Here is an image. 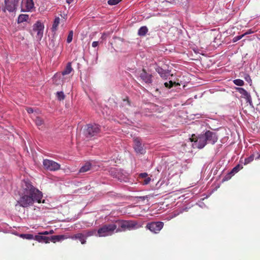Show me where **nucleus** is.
<instances>
[{
	"label": "nucleus",
	"instance_id": "nucleus-1",
	"mask_svg": "<svg viewBox=\"0 0 260 260\" xmlns=\"http://www.w3.org/2000/svg\"><path fill=\"white\" fill-rule=\"evenodd\" d=\"M22 187L23 192L18 201V204L23 208H27L32 206L34 203H45L42 200L43 193L38 189L34 187L29 181L24 180L22 182Z\"/></svg>",
	"mask_w": 260,
	"mask_h": 260
},
{
	"label": "nucleus",
	"instance_id": "nucleus-2",
	"mask_svg": "<svg viewBox=\"0 0 260 260\" xmlns=\"http://www.w3.org/2000/svg\"><path fill=\"white\" fill-rule=\"evenodd\" d=\"M138 228L137 224L134 221L118 220L115 223L103 225L98 230L97 235L100 237H106L112 235L115 232L117 233Z\"/></svg>",
	"mask_w": 260,
	"mask_h": 260
},
{
	"label": "nucleus",
	"instance_id": "nucleus-3",
	"mask_svg": "<svg viewBox=\"0 0 260 260\" xmlns=\"http://www.w3.org/2000/svg\"><path fill=\"white\" fill-rule=\"evenodd\" d=\"M190 141L193 142L192 146L193 148L199 149L203 148L206 144L207 141L206 137L204 135H201L198 137L194 135L192 136V138L189 139Z\"/></svg>",
	"mask_w": 260,
	"mask_h": 260
},
{
	"label": "nucleus",
	"instance_id": "nucleus-4",
	"mask_svg": "<svg viewBox=\"0 0 260 260\" xmlns=\"http://www.w3.org/2000/svg\"><path fill=\"white\" fill-rule=\"evenodd\" d=\"M43 165L44 168L51 171H55L60 169V166L57 162L48 159H44Z\"/></svg>",
	"mask_w": 260,
	"mask_h": 260
},
{
	"label": "nucleus",
	"instance_id": "nucleus-5",
	"mask_svg": "<svg viewBox=\"0 0 260 260\" xmlns=\"http://www.w3.org/2000/svg\"><path fill=\"white\" fill-rule=\"evenodd\" d=\"M44 25L40 21H37L33 25V30L37 32V38L41 40L43 37Z\"/></svg>",
	"mask_w": 260,
	"mask_h": 260
},
{
	"label": "nucleus",
	"instance_id": "nucleus-6",
	"mask_svg": "<svg viewBox=\"0 0 260 260\" xmlns=\"http://www.w3.org/2000/svg\"><path fill=\"white\" fill-rule=\"evenodd\" d=\"M21 10L23 12H30L34 8V3L32 0H22Z\"/></svg>",
	"mask_w": 260,
	"mask_h": 260
},
{
	"label": "nucleus",
	"instance_id": "nucleus-7",
	"mask_svg": "<svg viewBox=\"0 0 260 260\" xmlns=\"http://www.w3.org/2000/svg\"><path fill=\"white\" fill-rule=\"evenodd\" d=\"M164 225L162 222H155L147 224V228L150 231L154 233H157L161 230Z\"/></svg>",
	"mask_w": 260,
	"mask_h": 260
},
{
	"label": "nucleus",
	"instance_id": "nucleus-8",
	"mask_svg": "<svg viewBox=\"0 0 260 260\" xmlns=\"http://www.w3.org/2000/svg\"><path fill=\"white\" fill-rule=\"evenodd\" d=\"M16 0H5V5L3 11L6 12L7 10L10 12H13L16 9Z\"/></svg>",
	"mask_w": 260,
	"mask_h": 260
},
{
	"label": "nucleus",
	"instance_id": "nucleus-9",
	"mask_svg": "<svg viewBox=\"0 0 260 260\" xmlns=\"http://www.w3.org/2000/svg\"><path fill=\"white\" fill-rule=\"evenodd\" d=\"M100 127L97 124H88L87 126L86 134L89 136H93L99 133Z\"/></svg>",
	"mask_w": 260,
	"mask_h": 260
},
{
	"label": "nucleus",
	"instance_id": "nucleus-10",
	"mask_svg": "<svg viewBox=\"0 0 260 260\" xmlns=\"http://www.w3.org/2000/svg\"><path fill=\"white\" fill-rule=\"evenodd\" d=\"M235 89L238 91L242 97L246 100L250 105L252 104V99L250 94L245 89L242 87H236Z\"/></svg>",
	"mask_w": 260,
	"mask_h": 260
},
{
	"label": "nucleus",
	"instance_id": "nucleus-11",
	"mask_svg": "<svg viewBox=\"0 0 260 260\" xmlns=\"http://www.w3.org/2000/svg\"><path fill=\"white\" fill-rule=\"evenodd\" d=\"M206 137L207 142L214 144L217 141V137L216 134L212 132L207 131L204 134Z\"/></svg>",
	"mask_w": 260,
	"mask_h": 260
},
{
	"label": "nucleus",
	"instance_id": "nucleus-12",
	"mask_svg": "<svg viewBox=\"0 0 260 260\" xmlns=\"http://www.w3.org/2000/svg\"><path fill=\"white\" fill-rule=\"evenodd\" d=\"M134 149L137 153L143 154L145 152L141 145L140 140L139 138H136L134 140Z\"/></svg>",
	"mask_w": 260,
	"mask_h": 260
},
{
	"label": "nucleus",
	"instance_id": "nucleus-13",
	"mask_svg": "<svg viewBox=\"0 0 260 260\" xmlns=\"http://www.w3.org/2000/svg\"><path fill=\"white\" fill-rule=\"evenodd\" d=\"M140 77L145 83H150L152 81L151 75L147 73L144 70L141 73Z\"/></svg>",
	"mask_w": 260,
	"mask_h": 260
},
{
	"label": "nucleus",
	"instance_id": "nucleus-14",
	"mask_svg": "<svg viewBox=\"0 0 260 260\" xmlns=\"http://www.w3.org/2000/svg\"><path fill=\"white\" fill-rule=\"evenodd\" d=\"M35 240L39 242H44L48 243L50 242L51 239L49 237L44 236L42 235H37L35 237Z\"/></svg>",
	"mask_w": 260,
	"mask_h": 260
},
{
	"label": "nucleus",
	"instance_id": "nucleus-15",
	"mask_svg": "<svg viewBox=\"0 0 260 260\" xmlns=\"http://www.w3.org/2000/svg\"><path fill=\"white\" fill-rule=\"evenodd\" d=\"M90 170H92V166L90 162H87L80 169V172L84 173Z\"/></svg>",
	"mask_w": 260,
	"mask_h": 260
},
{
	"label": "nucleus",
	"instance_id": "nucleus-16",
	"mask_svg": "<svg viewBox=\"0 0 260 260\" xmlns=\"http://www.w3.org/2000/svg\"><path fill=\"white\" fill-rule=\"evenodd\" d=\"M60 18L59 17H55L53 21L52 26L51 28L52 31L56 32L57 30L58 26L60 23Z\"/></svg>",
	"mask_w": 260,
	"mask_h": 260
},
{
	"label": "nucleus",
	"instance_id": "nucleus-17",
	"mask_svg": "<svg viewBox=\"0 0 260 260\" xmlns=\"http://www.w3.org/2000/svg\"><path fill=\"white\" fill-rule=\"evenodd\" d=\"M156 72L159 74L160 77L163 79H167L168 75L169 73L163 70L162 68L160 67H157L156 69Z\"/></svg>",
	"mask_w": 260,
	"mask_h": 260
},
{
	"label": "nucleus",
	"instance_id": "nucleus-18",
	"mask_svg": "<svg viewBox=\"0 0 260 260\" xmlns=\"http://www.w3.org/2000/svg\"><path fill=\"white\" fill-rule=\"evenodd\" d=\"M86 238L85 234L81 233L77 234L72 237V239H78L82 244L86 242Z\"/></svg>",
	"mask_w": 260,
	"mask_h": 260
},
{
	"label": "nucleus",
	"instance_id": "nucleus-19",
	"mask_svg": "<svg viewBox=\"0 0 260 260\" xmlns=\"http://www.w3.org/2000/svg\"><path fill=\"white\" fill-rule=\"evenodd\" d=\"M73 69L70 63L67 64L66 69L62 72L61 75L63 76L69 75L71 73Z\"/></svg>",
	"mask_w": 260,
	"mask_h": 260
},
{
	"label": "nucleus",
	"instance_id": "nucleus-20",
	"mask_svg": "<svg viewBox=\"0 0 260 260\" xmlns=\"http://www.w3.org/2000/svg\"><path fill=\"white\" fill-rule=\"evenodd\" d=\"M51 241L52 242H53L54 243L56 242V241H60L61 240H63L67 238L65 237L63 235H60V236H51L50 238Z\"/></svg>",
	"mask_w": 260,
	"mask_h": 260
},
{
	"label": "nucleus",
	"instance_id": "nucleus-21",
	"mask_svg": "<svg viewBox=\"0 0 260 260\" xmlns=\"http://www.w3.org/2000/svg\"><path fill=\"white\" fill-rule=\"evenodd\" d=\"M29 16L26 14H21L19 16L17 20L18 23H21L26 21L28 19Z\"/></svg>",
	"mask_w": 260,
	"mask_h": 260
},
{
	"label": "nucleus",
	"instance_id": "nucleus-22",
	"mask_svg": "<svg viewBox=\"0 0 260 260\" xmlns=\"http://www.w3.org/2000/svg\"><path fill=\"white\" fill-rule=\"evenodd\" d=\"M148 31V29L146 26H142L140 28L138 31V34L140 36H144Z\"/></svg>",
	"mask_w": 260,
	"mask_h": 260
},
{
	"label": "nucleus",
	"instance_id": "nucleus-23",
	"mask_svg": "<svg viewBox=\"0 0 260 260\" xmlns=\"http://www.w3.org/2000/svg\"><path fill=\"white\" fill-rule=\"evenodd\" d=\"M84 234L86 238L91 236H98V235H97V231H96L95 230H92L87 232Z\"/></svg>",
	"mask_w": 260,
	"mask_h": 260
},
{
	"label": "nucleus",
	"instance_id": "nucleus-24",
	"mask_svg": "<svg viewBox=\"0 0 260 260\" xmlns=\"http://www.w3.org/2000/svg\"><path fill=\"white\" fill-rule=\"evenodd\" d=\"M243 168V166L240 165H238L236 167H235L233 170H232L231 173L233 174H235L239 171L241 169Z\"/></svg>",
	"mask_w": 260,
	"mask_h": 260
},
{
	"label": "nucleus",
	"instance_id": "nucleus-25",
	"mask_svg": "<svg viewBox=\"0 0 260 260\" xmlns=\"http://www.w3.org/2000/svg\"><path fill=\"white\" fill-rule=\"evenodd\" d=\"M254 154H252L249 157L246 158L244 160V165H246L252 161L254 159Z\"/></svg>",
	"mask_w": 260,
	"mask_h": 260
},
{
	"label": "nucleus",
	"instance_id": "nucleus-26",
	"mask_svg": "<svg viewBox=\"0 0 260 260\" xmlns=\"http://www.w3.org/2000/svg\"><path fill=\"white\" fill-rule=\"evenodd\" d=\"M20 237L23 239H28V240H31L32 239H35V237H34L33 235H32V234H21L20 235Z\"/></svg>",
	"mask_w": 260,
	"mask_h": 260
},
{
	"label": "nucleus",
	"instance_id": "nucleus-27",
	"mask_svg": "<svg viewBox=\"0 0 260 260\" xmlns=\"http://www.w3.org/2000/svg\"><path fill=\"white\" fill-rule=\"evenodd\" d=\"M233 82L235 85L239 86H242L244 85V81L239 79L234 80Z\"/></svg>",
	"mask_w": 260,
	"mask_h": 260
},
{
	"label": "nucleus",
	"instance_id": "nucleus-28",
	"mask_svg": "<svg viewBox=\"0 0 260 260\" xmlns=\"http://www.w3.org/2000/svg\"><path fill=\"white\" fill-rule=\"evenodd\" d=\"M73 30H71L69 32V34L68 35L67 40V41L68 43H70L72 42V41L73 40Z\"/></svg>",
	"mask_w": 260,
	"mask_h": 260
},
{
	"label": "nucleus",
	"instance_id": "nucleus-29",
	"mask_svg": "<svg viewBox=\"0 0 260 260\" xmlns=\"http://www.w3.org/2000/svg\"><path fill=\"white\" fill-rule=\"evenodd\" d=\"M36 124L38 126H41L43 124V120L40 117H37L35 120Z\"/></svg>",
	"mask_w": 260,
	"mask_h": 260
},
{
	"label": "nucleus",
	"instance_id": "nucleus-30",
	"mask_svg": "<svg viewBox=\"0 0 260 260\" xmlns=\"http://www.w3.org/2000/svg\"><path fill=\"white\" fill-rule=\"evenodd\" d=\"M120 2V0H109L108 4L110 5H115Z\"/></svg>",
	"mask_w": 260,
	"mask_h": 260
},
{
	"label": "nucleus",
	"instance_id": "nucleus-31",
	"mask_svg": "<svg viewBox=\"0 0 260 260\" xmlns=\"http://www.w3.org/2000/svg\"><path fill=\"white\" fill-rule=\"evenodd\" d=\"M57 98L59 100H63L64 98V94L62 92H57Z\"/></svg>",
	"mask_w": 260,
	"mask_h": 260
},
{
	"label": "nucleus",
	"instance_id": "nucleus-32",
	"mask_svg": "<svg viewBox=\"0 0 260 260\" xmlns=\"http://www.w3.org/2000/svg\"><path fill=\"white\" fill-rule=\"evenodd\" d=\"M174 83H175L173 82L172 81H170L169 82H165L164 84H165V87L170 88L173 86V85Z\"/></svg>",
	"mask_w": 260,
	"mask_h": 260
},
{
	"label": "nucleus",
	"instance_id": "nucleus-33",
	"mask_svg": "<svg viewBox=\"0 0 260 260\" xmlns=\"http://www.w3.org/2000/svg\"><path fill=\"white\" fill-rule=\"evenodd\" d=\"M243 37H244V35H240V36H236L233 39V42H236L237 41L241 39Z\"/></svg>",
	"mask_w": 260,
	"mask_h": 260
},
{
	"label": "nucleus",
	"instance_id": "nucleus-34",
	"mask_svg": "<svg viewBox=\"0 0 260 260\" xmlns=\"http://www.w3.org/2000/svg\"><path fill=\"white\" fill-rule=\"evenodd\" d=\"M245 80L250 84L251 85L252 84V80L251 79L250 77L248 75H246L244 77Z\"/></svg>",
	"mask_w": 260,
	"mask_h": 260
},
{
	"label": "nucleus",
	"instance_id": "nucleus-35",
	"mask_svg": "<svg viewBox=\"0 0 260 260\" xmlns=\"http://www.w3.org/2000/svg\"><path fill=\"white\" fill-rule=\"evenodd\" d=\"M253 32H254V31H252L251 29H249L246 32H245L244 34H243V35H244V37L245 36H246L247 35L251 34Z\"/></svg>",
	"mask_w": 260,
	"mask_h": 260
},
{
	"label": "nucleus",
	"instance_id": "nucleus-36",
	"mask_svg": "<svg viewBox=\"0 0 260 260\" xmlns=\"http://www.w3.org/2000/svg\"><path fill=\"white\" fill-rule=\"evenodd\" d=\"M99 45V42L98 41H94L92 43V46L94 48L97 47Z\"/></svg>",
	"mask_w": 260,
	"mask_h": 260
},
{
	"label": "nucleus",
	"instance_id": "nucleus-37",
	"mask_svg": "<svg viewBox=\"0 0 260 260\" xmlns=\"http://www.w3.org/2000/svg\"><path fill=\"white\" fill-rule=\"evenodd\" d=\"M27 112L29 114L33 113L34 110L31 108H27L26 109Z\"/></svg>",
	"mask_w": 260,
	"mask_h": 260
},
{
	"label": "nucleus",
	"instance_id": "nucleus-38",
	"mask_svg": "<svg viewBox=\"0 0 260 260\" xmlns=\"http://www.w3.org/2000/svg\"><path fill=\"white\" fill-rule=\"evenodd\" d=\"M150 178H146L145 180H144V184H148L150 181Z\"/></svg>",
	"mask_w": 260,
	"mask_h": 260
},
{
	"label": "nucleus",
	"instance_id": "nucleus-39",
	"mask_svg": "<svg viewBox=\"0 0 260 260\" xmlns=\"http://www.w3.org/2000/svg\"><path fill=\"white\" fill-rule=\"evenodd\" d=\"M147 176V173H141L140 174V176H141L142 178H144V177H146V176Z\"/></svg>",
	"mask_w": 260,
	"mask_h": 260
},
{
	"label": "nucleus",
	"instance_id": "nucleus-40",
	"mask_svg": "<svg viewBox=\"0 0 260 260\" xmlns=\"http://www.w3.org/2000/svg\"><path fill=\"white\" fill-rule=\"evenodd\" d=\"M40 234H41V235H49V232H47V231H45V232H44L43 233H40Z\"/></svg>",
	"mask_w": 260,
	"mask_h": 260
},
{
	"label": "nucleus",
	"instance_id": "nucleus-41",
	"mask_svg": "<svg viewBox=\"0 0 260 260\" xmlns=\"http://www.w3.org/2000/svg\"><path fill=\"white\" fill-rule=\"evenodd\" d=\"M112 175H113V176H114L115 177L117 178L118 179H121L119 178V177L117 175L115 174H112Z\"/></svg>",
	"mask_w": 260,
	"mask_h": 260
},
{
	"label": "nucleus",
	"instance_id": "nucleus-42",
	"mask_svg": "<svg viewBox=\"0 0 260 260\" xmlns=\"http://www.w3.org/2000/svg\"><path fill=\"white\" fill-rule=\"evenodd\" d=\"M256 159H260V154H259L257 157L255 158Z\"/></svg>",
	"mask_w": 260,
	"mask_h": 260
},
{
	"label": "nucleus",
	"instance_id": "nucleus-43",
	"mask_svg": "<svg viewBox=\"0 0 260 260\" xmlns=\"http://www.w3.org/2000/svg\"><path fill=\"white\" fill-rule=\"evenodd\" d=\"M73 0H67V2L68 3H70L71 2H72Z\"/></svg>",
	"mask_w": 260,
	"mask_h": 260
},
{
	"label": "nucleus",
	"instance_id": "nucleus-44",
	"mask_svg": "<svg viewBox=\"0 0 260 260\" xmlns=\"http://www.w3.org/2000/svg\"><path fill=\"white\" fill-rule=\"evenodd\" d=\"M49 232V234H53V230H51Z\"/></svg>",
	"mask_w": 260,
	"mask_h": 260
},
{
	"label": "nucleus",
	"instance_id": "nucleus-45",
	"mask_svg": "<svg viewBox=\"0 0 260 260\" xmlns=\"http://www.w3.org/2000/svg\"><path fill=\"white\" fill-rule=\"evenodd\" d=\"M102 38H103V39H104V35H102Z\"/></svg>",
	"mask_w": 260,
	"mask_h": 260
},
{
	"label": "nucleus",
	"instance_id": "nucleus-46",
	"mask_svg": "<svg viewBox=\"0 0 260 260\" xmlns=\"http://www.w3.org/2000/svg\"><path fill=\"white\" fill-rule=\"evenodd\" d=\"M58 76H59V75H56L55 77H57Z\"/></svg>",
	"mask_w": 260,
	"mask_h": 260
}]
</instances>
